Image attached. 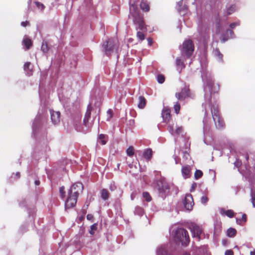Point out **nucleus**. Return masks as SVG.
Masks as SVG:
<instances>
[{
    "label": "nucleus",
    "instance_id": "a19ab883",
    "mask_svg": "<svg viewBox=\"0 0 255 255\" xmlns=\"http://www.w3.org/2000/svg\"><path fill=\"white\" fill-rule=\"evenodd\" d=\"M41 50L44 53L47 52L48 51V47L47 44L46 42L42 43L41 45Z\"/></svg>",
    "mask_w": 255,
    "mask_h": 255
},
{
    "label": "nucleus",
    "instance_id": "20e7f679",
    "mask_svg": "<svg viewBox=\"0 0 255 255\" xmlns=\"http://www.w3.org/2000/svg\"><path fill=\"white\" fill-rule=\"evenodd\" d=\"M128 18L132 20L136 29L143 30L145 29L143 16L137 5L133 4L130 5Z\"/></svg>",
    "mask_w": 255,
    "mask_h": 255
},
{
    "label": "nucleus",
    "instance_id": "0eeeda50",
    "mask_svg": "<svg viewBox=\"0 0 255 255\" xmlns=\"http://www.w3.org/2000/svg\"><path fill=\"white\" fill-rule=\"evenodd\" d=\"M117 43L116 39H109L103 43V47L106 55L109 56L117 48Z\"/></svg>",
    "mask_w": 255,
    "mask_h": 255
},
{
    "label": "nucleus",
    "instance_id": "13d9d810",
    "mask_svg": "<svg viewBox=\"0 0 255 255\" xmlns=\"http://www.w3.org/2000/svg\"><path fill=\"white\" fill-rule=\"evenodd\" d=\"M187 6L186 5H184L183 8L182 7H180L179 8V10L180 11L182 9L183 10H186L187 9Z\"/></svg>",
    "mask_w": 255,
    "mask_h": 255
},
{
    "label": "nucleus",
    "instance_id": "69168bd1",
    "mask_svg": "<svg viewBox=\"0 0 255 255\" xmlns=\"http://www.w3.org/2000/svg\"><path fill=\"white\" fill-rule=\"evenodd\" d=\"M16 175L18 177H19V175H20L19 173V172H17V173H16Z\"/></svg>",
    "mask_w": 255,
    "mask_h": 255
},
{
    "label": "nucleus",
    "instance_id": "72a5a7b5",
    "mask_svg": "<svg viewBox=\"0 0 255 255\" xmlns=\"http://www.w3.org/2000/svg\"><path fill=\"white\" fill-rule=\"evenodd\" d=\"M199 32L201 35V36L203 37L204 39L206 38V33H207V29L206 28H204L202 30V28L198 30Z\"/></svg>",
    "mask_w": 255,
    "mask_h": 255
},
{
    "label": "nucleus",
    "instance_id": "f8f14e48",
    "mask_svg": "<svg viewBox=\"0 0 255 255\" xmlns=\"http://www.w3.org/2000/svg\"><path fill=\"white\" fill-rule=\"evenodd\" d=\"M189 96V89L187 88H184L181 90L180 92L176 93L175 97L177 100L182 102L186 98Z\"/></svg>",
    "mask_w": 255,
    "mask_h": 255
},
{
    "label": "nucleus",
    "instance_id": "9b49d317",
    "mask_svg": "<svg viewBox=\"0 0 255 255\" xmlns=\"http://www.w3.org/2000/svg\"><path fill=\"white\" fill-rule=\"evenodd\" d=\"M45 117L42 114L38 112L37 115L34 119L32 124V129L34 132L38 128L42 125V122L44 121Z\"/></svg>",
    "mask_w": 255,
    "mask_h": 255
},
{
    "label": "nucleus",
    "instance_id": "393cba45",
    "mask_svg": "<svg viewBox=\"0 0 255 255\" xmlns=\"http://www.w3.org/2000/svg\"><path fill=\"white\" fill-rule=\"evenodd\" d=\"M143 157L147 159H149L152 156V150L151 149H146L143 153Z\"/></svg>",
    "mask_w": 255,
    "mask_h": 255
},
{
    "label": "nucleus",
    "instance_id": "dca6fc26",
    "mask_svg": "<svg viewBox=\"0 0 255 255\" xmlns=\"http://www.w3.org/2000/svg\"><path fill=\"white\" fill-rule=\"evenodd\" d=\"M162 117L165 123H168L170 118V110L164 107L161 113Z\"/></svg>",
    "mask_w": 255,
    "mask_h": 255
},
{
    "label": "nucleus",
    "instance_id": "7c9ffc66",
    "mask_svg": "<svg viewBox=\"0 0 255 255\" xmlns=\"http://www.w3.org/2000/svg\"><path fill=\"white\" fill-rule=\"evenodd\" d=\"M134 212L135 215L141 216L143 214V210L141 207L137 206L135 208Z\"/></svg>",
    "mask_w": 255,
    "mask_h": 255
},
{
    "label": "nucleus",
    "instance_id": "5fc2aeb1",
    "mask_svg": "<svg viewBox=\"0 0 255 255\" xmlns=\"http://www.w3.org/2000/svg\"><path fill=\"white\" fill-rule=\"evenodd\" d=\"M93 216L91 215V214H88L87 215V219L88 220H91L93 219Z\"/></svg>",
    "mask_w": 255,
    "mask_h": 255
},
{
    "label": "nucleus",
    "instance_id": "6e6552de",
    "mask_svg": "<svg viewBox=\"0 0 255 255\" xmlns=\"http://www.w3.org/2000/svg\"><path fill=\"white\" fill-rule=\"evenodd\" d=\"M157 185L159 196L164 198L169 192L168 184L164 179H162L157 181Z\"/></svg>",
    "mask_w": 255,
    "mask_h": 255
},
{
    "label": "nucleus",
    "instance_id": "412c9836",
    "mask_svg": "<svg viewBox=\"0 0 255 255\" xmlns=\"http://www.w3.org/2000/svg\"><path fill=\"white\" fill-rule=\"evenodd\" d=\"M229 34L230 35V37L226 38V35H224V37L221 39V41L222 43L226 42L229 38H233L234 37V33L232 30H227L226 31V34L228 35Z\"/></svg>",
    "mask_w": 255,
    "mask_h": 255
},
{
    "label": "nucleus",
    "instance_id": "864d4df0",
    "mask_svg": "<svg viewBox=\"0 0 255 255\" xmlns=\"http://www.w3.org/2000/svg\"><path fill=\"white\" fill-rule=\"evenodd\" d=\"M29 25V22L27 21H22L21 23V25L23 26V27H25L27 25Z\"/></svg>",
    "mask_w": 255,
    "mask_h": 255
},
{
    "label": "nucleus",
    "instance_id": "774afa93",
    "mask_svg": "<svg viewBox=\"0 0 255 255\" xmlns=\"http://www.w3.org/2000/svg\"><path fill=\"white\" fill-rule=\"evenodd\" d=\"M30 2V0H29L28 5L29 4Z\"/></svg>",
    "mask_w": 255,
    "mask_h": 255
},
{
    "label": "nucleus",
    "instance_id": "09e8293b",
    "mask_svg": "<svg viewBox=\"0 0 255 255\" xmlns=\"http://www.w3.org/2000/svg\"><path fill=\"white\" fill-rule=\"evenodd\" d=\"M107 115H108V120H109L112 117V111L111 109H109L107 111Z\"/></svg>",
    "mask_w": 255,
    "mask_h": 255
},
{
    "label": "nucleus",
    "instance_id": "8fccbe9b",
    "mask_svg": "<svg viewBox=\"0 0 255 255\" xmlns=\"http://www.w3.org/2000/svg\"><path fill=\"white\" fill-rule=\"evenodd\" d=\"M206 120H203V123H204V131H205L208 130V127L207 124L206 123Z\"/></svg>",
    "mask_w": 255,
    "mask_h": 255
},
{
    "label": "nucleus",
    "instance_id": "2f4dec72",
    "mask_svg": "<svg viewBox=\"0 0 255 255\" xmlns=\"http://www.w3.org/2000/svg\"><path fill=\"white\" fill-rule=\"evenodd\" d=\"M236 10V6L232 5L227 8V13L228 15H230Z\"/></svg>",
    "mask_w": 255,
    "mask_h": 255
},
{
    "label": "nucleus",
    "instance_id": "49530a36",
    "mask_svg": "<svg viewBox=\"0 0 255 255\" xmlns=\"http://www.w3.org/2000/svg\"><path fill=\"white\" fill-rule=\"evenodd\" d=\"M240 21H238V22H233V23H232L230 25V27L231 28L233 29V28H234L235 27V26L240 25Z\"/></svg>",
    "mask_w": 255,
    "mask_h": 255
},
{
    "label": "nucleus",
    "instance_id": "37998d69",
    "mask_svg": "<svg viewBox=\"0 0 255 255\" xmlns=\"http://www.w3.org/2000/svg\"><path fill=\"white\" fill-rule=\"evenodd\" d=\"M183 158L185 160H190V155L187 151L183 152Z\"/></svg>",
    "mask_w": 255,
    "mask_h": 255
},
{
    "label": "nucleus",
    "instance_id": "c756f323",
    "mask_svg": "<svg viewBox=\"0 0 255 255\" xmlns=\"http://www.w3.org/2000/svg\"><path fill=\"white\" fill-rule=\"evenodd\" d=\"M101 197L104 200H106L109 198V192L107 190L104 189L101 191Z\"/></svg>",
    "mask_w": 255,
    "mask_h": 255
},
{
    "label": "nucleus",
    "instance_id": "e2e57ef3",
    "mask_svg": "<svg viewBox=\"0 0 255 255\" xmlns=\"http://www.w3.org/2000/svg\"><path fill=\"white\" fill-rule=\"evenodd\" d=\"M251 255H255V251L251 252Z\"/></svg>",
    "mask_w": 255,
    "mask_h": 255
},
{
    "label": "nucleus",
    "instance_id": "f03ea898",
    "mask_svg": "<svg viewBox=\"0 0 255 255\" xmlns=\"http://www.w3.org/2000/svg\"><path fill=\"white\" fill-rule=\"evenodd\" d=\"M201 77L204 83V90L205 92V100L206 102L210 105L211 103V95L217 92L219 90V86H215L212 76L208 71H203Z\"/></svg>",
    "mask_w": 255,
    "mask_h": 255
},
{
    "label": "nucleus",
    "instance_id": "f3484780",
    "mask_svg": "<svg viewBox=\"0 0 255 255\" xmlns=\"http://www.w3.org/2000/svg\"><path fill=\"white\" fill-rule=\"evenodd\" d=\"M157 255H170L167 251V246L162 245L157 248Z\"/></svg>",
    "mask_w": 255,
    "mask_h": 255
},
{
    "label": "nucleus",
    "instance_id": "5701e85b",
    "mask_svg": "<svg viewBox=\"0 0 255 255\" xmlns=\"http://www.w3.org/2000/svg\"><path fill=\"white\" fill-rule=\"evenodd\" d=\"M237 234V231L235 229L230 228L227 231V235L228 237H234Z\"/></svg>",
    "mask_w": 255,
    "mask_h": 255
},
{
    "label": "nucleus",
    "instance_id": "4c0bfd02",
    "mask_svg": "<svg viewBox=\"0 0 255 255\" xmlns=\"http://www.w3.org/2000/svg\"><path fill=\"white\" fill-rule=\"evenodd\" d=\"M174 109L175 113L178 114L179 113V111L180 109V104L178 102H176L174 105Z\"/></svg>",
    "mask_w": 255,
    "mask_h": 255
},
{
    "label": "nucleus",
    "instance_id": "a18cd8bd",
    "mask_svg": "<svg viewBox=\"0 0 255 255\" xmlns=\"http://www.w3.org/2000/svg\"><path fill=\"white\" fill-rule=\"evenodd\" d=\"M59 193L61 195V197L62 198H64L65 197V192H64V186H62L59 189Z\"/></svg>",
    "mask_w": 255,
    "mask_h": 255
},
{
    "label": "nucleus",
    "instance_id": "0e129e2a",
    "mask_svg": "<svg viewBox=\"0 0 255 255\" xmlns=\"http://www.w3.org/2000/svg\"><path fill=\"white\" fill-rule=\"evenodd\" d=\"M236 164V165L238 166H240L241 165L240 163H239V162H237V163H235Z\"/></svg>",
    "mask_w": 255,
    "mask_h": 255
},
{
    "label": "nucleus",
    "instance_id": "b1692460",
    "mask_svg": "<svg viewBox=\"0 0 255 255\" xmlns=\"http://www.w3.org/2000/svg\"><path fill=\"white\" fill-rule=\"evenodd\" d=\"M31 63L27 62L24 65V70L26 72L27 75L30 76L32 74L30 68Z\"/></svg>",
    "mask_w": 255,
    "mask_h": 255
},
{
    "label": "nucleus",
    "instance_id": "aec40b11",
    "mask_svg": "<svg viewBox=\"0 0 255 255\" xmlns=\"http://www.w3.org/2000/svg\"><path fill=\"white\" fill-rule=\"evenodd\" d=\"M184 60L181 57H177L176 60V65L178 70L180 68L181 70L184 68L185 66L183 63Z\"/></svg>",
    "mask_w": 255,
    "mask_h": 255
},
{
    "label": "nucleus",
    "instance_id": "ea45409f",
    "mask_svg": "<svg viewBox=\"0 0 255 255\" xmlns=\"http://www.w3.org/2000/svg\"><path fill=\"white\" fill-rule=\"evenodd\" d=\"M34 3L35 4L37 7L41 10H43L45 8V6L43 5V4H42V3H41L40 2L35 1Z\"/></svg>",
    "mask_w": 255,
    "mask_h": 255
},
{
    "label": "nucleus",
    "instance_id": "4468645a",
    "mask_svg": "<svg viewBox=\"0 0 255 255\" xmlns=\"http://www.w3.org/2000/svg\"><path fill=\"white\" fill-rule=\"evenodd\" d=\"M168 129L170 133L172 135H174L175 134H179L183 130L181 127H178L177 125L175 126L174 124L172 125L169 124Z\"/></svg>",
    "mask_w": 255,
    "mask_h": 255
},
{
    "label": "nucleus",
    "instance_id": "6e6d98bb",
    "mask_svg": "<svg viewBox=\"0 0 255 255\" xmlns=\"http://www.w3.org/2000/svg\"><path fill=\"white\" fill-rule=\"evenodd\" d=\"M242 220H243L245 222H246V214H243L242 215Z\"/></svg>",
    "mask_w": 255,
    "mask_h": 255
},
{
    "label": "nucleus",
    "instance_id": "3c124183",
    "mask_svg": "<svg viewBox=\"0 0 255 255\" xmlns=\"http://www.w3.org/2000/svg\"><path fill=\"white\" fill-rule=\"evenodd\" d=\"M174 156V160H175V164H178V163H180L181 164L180 162H179V159L177 157V156L175 155H173Z\"/></svg>",
    "mask_w": 255,
    "mask_h": 255
},
{
    "label": "nucleus",
    "instance_id": "603ef678",
    "mask_svg": "<svg viewBox=\"0 0 255 255\" xmlns=\"http://www.w3.org/2000/svg\"><path fill=\"white\" fill-rule=\"evenodd\" d=\"M225 255H233V252L231 250H227L225 252Z\"/></svg>",
    "mask_w": 255,
    "mask_h": 255
},
{
    "label": "nucleus",
    "instance_id": "2eb2a0df",
    "mask_svg": "<svg viewBox=\"0 0 255 255\" xmlns=\"http://www.w3.org/2000/svg\"><path fill=\"white\" fill-rule=\"evenodd\" d=\"M190 229L193 237L197 238L198 239L200 238V236L202 231L198 225L196 224L192 225Z\"/></svg>",
    "mask_w": 255,
    "mask_h": 255
},
{
    "label": "nucleus",
    "instance_id": "4be33fe9",
    "mask_svg": "<svg viewBox=\"0 0 255 255\" xmlns=\"http://www.w3.org/2000/svg\"><path fill=\"white\" fill-rule=\"evenodd\" d=\"M140 8L144 11H148L149 10V6L146 1H142L140 3Z\"/></svg>",
    "mask_w": 255,
    "mask_h": 255
},
{
    "label": "nucleus",
    "instance_id": "bf43d9fd",
    "mask_svg": "<svg viewBox=\"0 0 255 255\" xmlns=\"http://www.w3.org/2000/svg\"><path fill=\"white\" fill-rule=\"evenodd\" d=\"M196 187V183H194L192 184V189L193 190H194Z\"/></svg>",
    "mask_w": 255,
    "mask_h": 255
},
{
    "label": "nucleus",
    "instance_id": "bb28decb",
    "mask_svg": "<svg viewBox=\"0 0 255 255\" xmlns=\"http://www.w3.org/2000/svg\"><path fill=\"white\" fill-rule=\"evenodd\" d=\"M221 213L225 214L226 216H227L228 217H229L230 218H232L234 216V213L233 211L232 210H228L227 211H225L222 209L221 210Z\"/></svg>",
    "mask_w": 255,
    "mask_h": 255
},
{
    "label": "nucleus",
    "instance_id": "423d86ee",
    "mask_svg": "<svg viewBox=\"0 0 255 255\" xmlns=\"http://www.w3.org/2000/svg\"><path fill=\"white\" fill-rule=\"evenodd\" d=\"M211 111L216 128L218 129L223 128L224 127V122L220 117L218 107L213 106L211 107Z\"/></svg>",
    "mask_w": 255,
    "mask_h": 255
},
{
    "label": "nucleus",
    "instance_id": "79ce46f5",
    "mask_svg": "<svg viewBox=\"0 0 255 255\" xmlns=\"http://www.w3.org/2000/svg\"><path fill=\"white\" fill-rule=\"evenodd\" d=\"M208 201V198L206 195H203L201 198V202L203 204H206Z\"/></svg>",
    "mask_w": 255,
    "mask_h": 255
},
{
    "label": "nucleus",
    "instance_id": "58836bf2",
    "mask_svg": "<svg viewBox=\"0 0 255 255\" xmlns=\"http://www.w3.org/2000/svg\"><path fill=\"white\" fill-rule=\"evenodd\" d=\"M127 154L129 156H131L133 155L134 152H133V148L132 146H129L127 149Z\"/></svg>",
    "mask_w": 255,
    "mask_h": 255
},
{
    "label": "nucleus",
    "instance_id": "ddd939ff",
    "mask_svg": "<svg viewBox=\"0 0 255 255\" xmlns=\"http://www.w3.org/2000/svg\"><path fill=\"white\" fill-rule=\"evenodd\" d=\"M49 111L52 123L55 125L58 124L60 121V113L52 110H50Z\"/></svg>",
    "mask_w": 255,
    "mask_h": 255
},
{
    "label": "nucleus",
    "instance_id": "338daca9",
    "mask_svg": "<svg viewBox=\"0 0 255 255\" xmlns=\"http://www.w3.org/2000/svg\"><path fill=\"white\" fill-rule=\"evenodd\" d=\"M131 200L133 199V196H132V195H131Z\"/></svg>",
    "mask_w": 255,
    "mask_h": 255
},
{
    "label": "nucleus",
    "instance_id": "cd10ccee",
    "mask_svg": "<svg viewBox=\"0 0 255 255\" xmlns=\"http://www.w3.org/2000/svg\"><path fill=\"white\" fill-rule=\"evenodd\" d=\"M213 54L219 61H222L223 55L218 49L214 50Z\"/></svg>",
    "mask_w": 255,
    "mask_h": 255
},
{
    "label": "nucleus",
    "instance_id": "a211bd4d",
    "mask_svg": "<svg viewBox=\"0 0 255 255\" xmlns=\"http://www.w3.org/2000/svg\"><path fill=\"white\" fill-rule=\"evenodd\" d=\"M190 170L191 169L189 165H186L182 167L181 172L182 176L184 178H187L189 177Z\"/></svg>",
    "mask_w": 255,
    "mask_h": 255
},
{
    "label": "nucleus",
    "instance_id": "6ab92c4d",
    "mask_svg": "<svg viewBox=\"0 0 255 255\" xmlns=\"http://www.w3.org/2000/svg\"><path fill=\"white\" fill-rule=\"evenodd\" d=\"M23 44L25 46L26 49H28L32 46V41L31 39L25 36L22 41Z\"/></svg>",
    "mask_w": 255,
    "mask_h": 255
},
{
    "label": "nucleus",
    "instance_id": "a878e982",
    "mask_svg": "<svg viewBox=\"0 0 255 255\" xmlns=\"http://www.w3.org/2000/svg\"><path fill=\"white\" fill-rule=\"evenodd\" d=\"M98 142L101 143L102 145H105L107 142L106 135L103 134H100Z\"/></svg>",
    "mask_w": 255,
    "mask_h": 255
},
{
    "label": "nucleus",
    "instance_id": "7ed1b4c3",
    "mask_svg": "<svg viewBox=\"0 0 255 255\" xmlns=\"http://www.w3.org/2000/svg\"><path fill=\"white\" fill-rule=\"evenodd\" d=\"M83 188V184L80 182L75 183L71 186L65 203L66 208H70L75 206L77 203V197L82 192Z\"/></svg>",
    "mask_w": 255,
    "mask_h": 255
},
{
    "label": "nucleus",
    "instance_id": "e433bc0d",
    "mask_svg": "<svg viewBox=\"0 0 255 255\" xmlns=\"http://www.w3.org/2000/svg\"><path fill=\"white\" fill-rule=\"evenodd\" d=\"M157 80L160 84H162L165 80V78L163 75L159 74L157 76Z\"/></svg>",
    "mask_w": 255,
    "mask_h": 255
},
{
    "label": "nucleus",
    "instance_id": "9d476101",
    "mask_svg": "<svg viewBox=\"0 0 255 255\" xmlns=\"http://www.w3.org/2000/svg\"><path fill=\"white\" fill-rule=\"evenodd\" d=\"M183 204L185 209L188 211H191L194 205V202L192 196L191 194H186L183 201Z\"/></svg>",
    "mask_w": 255,
    "mask_h": 255
},
{
    "label": "nucleus",
    "instance_id": "c9c22d12",
    "mask_svg": "<svg viewBox=\"0 0 255 255\" xmlns=\"http://www.w3.org/2000/svg\"><path fill=\"white\" fill-rule=\"evenodd\" d=\"M97 224H94L91 226L90 231L89 233L91 235H94L95 233V231L97 229Z\"/></svg>",
    "mask_w": 255,
    "mask_h": 255
},
{
    "label": "nucleus",
    "instance_id": "c03bdc74",
    "mask_svg": "<svg viewBox=\"0 0 255 255\" xmlns=\"http://www.w3.org/2000/svg\"><path fill=\"white\" fill-rule=\"evenodd\" d=\"M136 35H137V37L139 39L142 40H143L144 39V35L143 34V33H142L141 32L137 31V33H136Z\"/></svg>",
    "mask_w": 255,
    "mask_h": 255
},
{
    "label": "nucleus",
    "instance_id": "f704fd0d",
    "mask_svg": "<svg viewBox=\"0 0 255 255\" xmlns=\"http://www.w3.org/2000/svg\"><path fill=\"white\" fill-rule=\"evenodd\" d=\"M203 172L202 171L200 170H196L194 174L195 178L196 179H198L199 178H201Z\"/></svg>",
    "mask_w": 255,
    "mask_h": 255
},
{
    "label": "nucleus",
    "instance_id": "473e14b6",
    "mask_svg": "<svg viewBox=\"0 0 255 255\" xmlns=\"http://www.w3.org/2000/svg\"><path fill=\"white\" fill-rule=\"evenodd\" d=\"M142 197L143 199L147 202H150L151 200V197L147 192H144L142 193Z\"/></svg>",
    "mask_w": 255,
    "mask_h": 255
},
{
    "label": "nucleus",
    "instance_id": "052dcab7",
    "mask_svg": "<svg viewBox=\"0 0 255 255\" xmlns=\"http://www.w3.org/2000/svg\"><path fill=\"white\" fill-rule=\"evenodd\" d=\"M35 184L36 185H39L40 184V182L39 180H35Z\"/></svg>",
    "mask_w": 255,
    "mask_h": 255
},
{
    "label": "nucleus",
    "instance_id": "4d7b16f0",
    "mask_svg": "<svg viewBox=\"0 0 255 255\" xmlns=\"http://www.w3.org/2000/svg\"><path fill=\"white\" fill-rule=\"evenodd\" d=\"M147 41H148V45L150 46L151 45L152 43V39L151 38H148L147 39Z\"/></svg>",
    "mask_w": 255,
    "mask_h": 255
},
{
    "label": "nucleus",
    "instance_id": "1a4fd4ad",
    "mask_svg": "<svg viewBox=\"0 0 255 255\" xmlns=\"http://www.w3.org/2000/svg\"><path fill=\"white\" fill-rule=\"evenodd\" d=\"M194 50V46L193 42L190 40H187L184 41L181 49L182 54H185L187 57H190Z\"/></svg>",
    "mask_w": 255,
    "mask_h": 255
},
{
    "label": "nucleus",
    "instance_id": "c85d7f7f",
    "mask_svg": "<svg viewBox=\"0 0 255 255\" xmlns=\"http://www.w3.org/2000/svg\"><path fill=\"white\" fill-rule=\"evenodd\" d=\"M138 100L139 103L138 104V107L139 108L142 109L144 107L145 105V100L143 97L140 96L138 98Z\"/></svg>",
    "mask_w": 255,
    "mask_h": 255
},
{
    "label": "nucleus",
    "instance_id": "680f3d73",
    "mask_svg": "<svg viewBox=\"0 0 255 255\" xmlns=\"http://www.w3.org/2000/svg\"><path fill=\"white\" fill-rule=\"evenodd\" d=\"M182 3H183V1H182V0L180 1H179V2H178V5H179V7H180V6H181V5H182Z\"/></svg>",
    "mask_w": 255,
    "mask_h": 255
},
{
    "label": "nucleus",
    "instance_id": "f257e3e1",
    "mask_svg": "<svg viewBox=\"0 0 255 255\" xmlns=\"http://www.w3.org/2000/svg\"><path fill=\"white\" fill-rule=\"evenodd\" d=\"M99 112L100 109H94L90 104L89 105L85 115L83 124H81L80 119H76L74 120V125L76 130L83 132L88 130L92 127L94 121Z\"/></svg>",
    "mask_w": 255,
    "mask_h": 255
},
{
    "label": "nucleus",
    "instance_id": "39448f33",
    "mask_svg": "<svg viewBox=\"0 0 255 255\" xmlns=\"http://www.w3.org/2000/svg\"><path fill=\"white\" fill-rule=\"evenodd\" d=\"M174 240L177 243H181L183 246H187L189 242L188 232L183 228H179L172 231Z\"/></svg>",
    "mask_w": 255,
    "mask_h": 255
},
{
    "label": "nucleus",
    "instance_id": "de8ad7c7",
    "mask_svg": "<svg viewBox=\"0 0 255 255\" xmlns=\"http://www.w3.org/2000/svg\"><path fill=\"white\" fill-rule=\"evenodd\" d=\"M251 202L253 207L255 208V195L253 193H251Z\"/></svg>",
    "mask_w": 255,
    "mask_h": 255
}]
</instances>
